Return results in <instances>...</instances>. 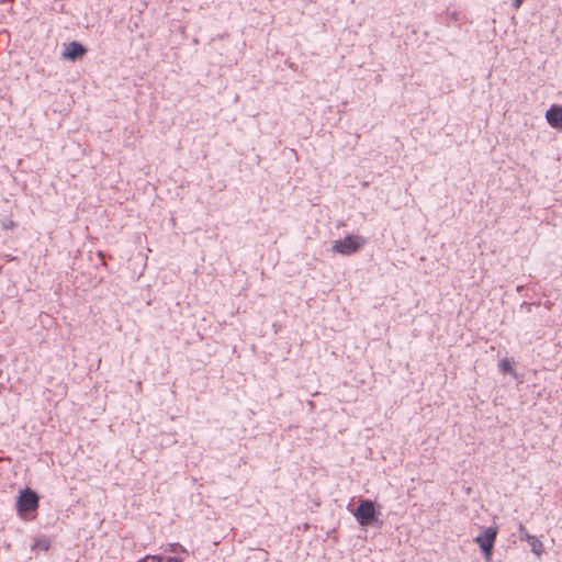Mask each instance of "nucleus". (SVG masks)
Returning <instances> with one entry per match:
<instances>
[{
  "label": "nucleus",
  "mask_w": 562,
  "mask_h": 562,
  "mask_svg": "<svg viewBox=\"0 0 562 562\" xmlns=\"http://www.w3.org/2000/svg\"><path fill=\"white\" fill-rule=\"evenodd\" d=\"M355 519L361 527L369 526H382V520H380L381 516V506L369 498L361 499L358 506L351 510Z\"/></svg>",
  "instance_id": "1"
},
{
  "label": "nucleus",
  "mask_w": 562,
  "mask_h": 562,
  "mask_svg": "<svg viewBox=\"0 0 562 562\" xmlns=\"http://www.w3.org/2000/svg\"><path fill=\"white\" fill-rule=\"evenodd\" d=\"M498 535V526L496 524L484 528L475 538L474 542L479 546L484 561L491 562L494 551V546Z\"/></svg>",
  "instance_id": "2"
},
{
  "label": "nucleus",
  "mask_w": 562,
  "mask_h": 562,
  "mask_svg": "<svg viewBox=\"0 0 562 562\" xmlns=\"http://www.w3.org/2000/svg\"><path fill=\"white\" fill-rule=\"evenodd\" d=\"M364 244L366 239L362 236L349 234L341 239L335 240L331 249L334 252L342 256H351L359 251Z\"/></svg>",
  "instance_id": "3"
},
{
  "label": "nucleus",
  "mask_w": 562,
  "mask_h": 562,
  "mask_svg": "<svg viewBox=\"0 0 562 562\" xmlns=\"http://www.w3.org/2000/svg\"><path fill=\"white\" fill-rule=\"evenodd\" d=\"M40 506L38 494L30 487L20 491L16 498V510L20 516L32 514L37 510Z\"/></svg>",
  "instance_id": "4"
},
{
  "label": "nucleus",
  "mask_w": 562,
  "mask_h": 562,
  "mask_svg": "<svg viewBox=\"0 0 562 562\" xmlns=\"http://www.w3.org/2000/svg\"><path fill=\"white\" fill-rule=\"evenodd\" d=\"M87 53V48L83 44L77 41H72L65 46L63 52V58L71 61L81 59Z\"/></svg>",
  "instance_id": "5"
},
{
  "label": "nucleus",
  "mask_w": 562,
  "mask_h": 562,
  "mask_svg": "<svg viewBox=\"0 0 562 562\" xmlns=\"http://www.w3.org/2000/svg\"><path fill=\"white\" fill-rule=\"evenodd\" d=\"M518 530L520 540L527 541L528 544L530 546L531 552L535 553L537 557H540L543 552L542 542L536 536L530 535L521 524L519 525Z\"/></svg>",
  "instance_id": "6"
},
{
  "label": "nucleus",
  "mask_w": 562,
  "mask_h": 562,
  "mask_svg": "<svg viewBox=\"0 0 562 562\" xmlns=\"http://www.w3.org/2000/svg\"><path fill=\"white\" fill-rule=\"evenodd\" d=\"M548 124L557 130H562V105L552 104L546 112Z\"/></svg>",
  "instance_id": "7"
},
{
  "label": "nucleus",
  "mask_w": 562,
  "mask_h": 562,
  "mask_svg": "<svg viewBox=\"0 0 562 562\" xmlns=\"http://www.w3.org/2000/svg\"><path fill=\"white\" fill-rule=\"evenodd\" d=\"M165 553H171L170 555L167 554H159L162 558H176L179 560V562H183L187 557H189V551L187 548H184L179 542L169 543L167 548L165 549Z\"/></svg>",
  "instance_id": "8"
},
{
  "label": "nucleus",
  "mask_w": 562,
  "mask_h": 562,
  "mask_svg": "<svg viewBox=\"0 0 562 562\" xmlns=\"http://www.w3.org/2000/svg\"><path fill=\"white\" fill-rule=\"evenodd\" d=\"M52 540L46 535H40L34 538L31 544V551L38 553L40 551L46 552L50 549Z\"/></svg>",
  "instance_id": "9"
},
{
  "label": "nucleus",
  "mask_w": 562,
  "mask_h": 562,
  "mask_svg": "<svg viewBox=\"0 0 562 562\" xmlns=\"http://www.w3.org/2000/svg\"><path fill=\"white\" fill-rule=\"evenodd\" d=\"M513 364H514L513 359L505 358V359L501 360L498 368H499L501 372L510 374L514 378H516L517 374L513 368Z\"/></svg>",
  "instance_id": "10"
},
{
  "label": "nucleus",
  "mask_w": 562,
  "mask_h": 562,
  "mask_svg": "<svg viewBox=\"0 0 562 562\" xmlns=\"http://www.w3.org/2000/svg\"><path fill=\"white\" fill-rule=\"evenodd\" d=\"M525 0H513V7L517 10L521 7Z\"/></svg>",
  "instance_id": "11"
},
{
  "label": "nucleus",
  "mask_w": 562,
  "mask_h": 562,
  "mask_svg": "<svg viewBox=\"0 0 562 562\" xmlns=\"http://www.w3.org/2000/svg\"><path fill=\"white\" fill-rule=\"evenodd\" d=\"M14 226V223L12 221H9V223L3 224L4 228H12Z\"/></svg>",
  "instance_id": "12"
}]
</instances>
